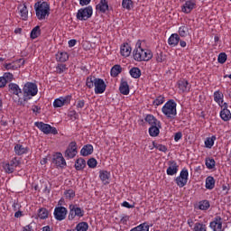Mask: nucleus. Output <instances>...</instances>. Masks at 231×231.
<instances>
[{
    "mask_svg": "<svg viewBox=\"0 0 231 231\" xmlns=\"http://www.w3.org/2000/svg\"><path fill=\"white\" fill-rule=\"evenodd\" d=\"M133 57L135 62H149L152 59V51L147 47L145 40H138L133 51Z\"/></svg>",
    "mask_w": 231,
    "mask_h": 231,
    "instance_id": "obj_1",
    "label": "nucleus"
},
{
    "mask_svg": "<svg viewBox=\"0 0 231 231\" xmlns=\"http://www.w3.org/2000/svg\"><path fill=\"white\" fill-rule=\"evenodd\" d=\"M39 93V87L36 83L32 81H27L22 86V97H19V100H16L18 106H26V102L32 100L33 97H37Z\"/></svg>",
    "mask_w": 231,
    "mask_h": 231,
    "instance_id": "obj_2",
    "label": "nucleus"
},
{
    "mask_svg": "<svg viewBox=\"0 0 231 231\" xmlns=\"http://www.w3.org/2000/svg\"><path fill=\"white\" fill-rule=\"evenodd\" d=\"M34 12L38 21H46L50 17V3L44 0H39L34 4Z\"/></svg>",
    "mask_w": 231,
    "mask_h": 231,
    "instance_id": "obj_3",
    "label": "nucleus"
},
{
    "mask_svg": "<svg viewBox=\"0 0 231 231\" xmlns=\"http://www.w3.org/2000/svg\"><path fill=\"white\" fill-rule=\"evenodd\" d=\"M176 107H178L176 101H174V99H170L162 107V113L168 118V120H174L178 115Z\"/></svg>",
    "mask_w": 231,
    "mask_h": 231,
    "instance_id": "obj_4",
    "label": "nucleus"
},
{
    "mask_svg": "<svg viewBox=\"0 0 231 231\" xmlns=\"http://www.w3.org/2000/svg\"><path fill=\"white\" fill-rule=\"evenodd\" d=\"M21 165V160L19 158L14 157L13 158L10 162H2V168L4 169L5 172L6 174H12Z\"/></svg>",
    "mask_w": 231,
    "mask_h": 231,
    "instance_id": "obj_5",
    "label": "nucleus"
},
{
    "mask_svg": "<svg viewBox=\"0 0 231 231\" xmlns=\"http://www.w3.org/2000/svg\"><path fill=\"white\" fill-rule=\"evenodd\" d=\"M93 16V6L88 5L87 7L80 8L78 10L76 17L78 21H88Z\"/></svg>",
    "mask_w": 231,
    "mask_h": 231,
    "instance_id": "obj_6",
    "label": "nucleus"
},
{
    "mask_svg": "<svg viewBox=\"0 0 231 231\" xmlns=\"http://www.w3.org/2000/svg\"><path fill=\"white\" fill-rule=\"evenodd\" d=\"M34 125L38 127L43 134H59L57 128L51 126V125L43 122H35Z\"/></svg>",
    "mask_w": 231,
    "mask_h": 231,
    "instance_id": "obj_7",
    "label": "nucleus"
},
{
    "mask_svg": "<svg viewBox=\"0 0 231 231\" xmlns=\"http://www.w3.org/2000/svg\"><path fill=\"white\" fill-rule=\"evenodd\" d=\"M174 181L177 187L183 189V187H185L189 181V170H187V168H183L180 171V175L174 179Z\"/></svg>",
    "mask_w": 231,
    "mask_h": 231,
    "instance_id": "obj_8",
    "label": "nucleus"
},
{
    "mask_svg": "<svg viewBox=\"0 0 231 231\" xmlns=\"http://www.w3.org/2000/svg\"><path fill=\"white\" fill-rule=\"evenodd\" d=\"M69 220L73 221L75 217H84V209L77 204H70L69 206Z\"/></svg>",
    "mask_w": 231,
    "mask_h": 231,
    "instance_id": "obj_9",
    "label": "nucleus"
},
{
    "mask_svg": "<svg viewBox=\"0 0 231 231\" xmlns=\"http://www.w3.org/2000/svg\"><path fill=\"white\" fill-rule=\"evenodd\" d=\"M77 149V142H70L64 152V157L66 158V160H73V158H75V156H77V154L79 153Z\"/></svg>",
    "mask_w": 231,
    "mask_h": 231,
    "instance_id": "obj_10",
    "label": "nucleus"
},
{
    "mask_svg": "<svg viewBox=\"0 0 231 231\" xmlns=\"http://www.w3.org/2000/svg\"><path fill=\"white\" fill-rule=\"evenodd\" d=\"M71 98H73L71 95L60 97L54 99L52 106L55 109L64 107V106H69V104H71Z\"/></svg>",
    "mask_w": 231,
    "mask_h": 231,
    "instance_id": "obj_11",
    "label": "nucleus"
},
{
    "mask_svg": "<svg viewBox=\"0 0 231 231\" xmlns=\"http://www.w3.org/2000/svg\"><path fill=\"white\" fill-rule=\"evenodd\" d=\"M182 3L181 12L183 14H190L196 8V0H180Z\"/></svg>",
    "mask_w": 231,
    "mask_h": 231,
    "instance_id": "obj_12",
    "label": "nucleus"
},
{
    "mask_svg": "<svg viewBox=\"0 0 231 231\" xmlns=\"http://www.w3.org/2000/svg\"><path fill=\"white\" fill-rule=\"evenodd\" d=\"M94 91L96 95H102V93L106 92L107 85H106V81L104 79L97 78L95 79Z\"/></svg>",
    "mask_w": 231,
    "mask_h": 231,
    "instance_id": "obj_13",
    "label": "nucleus"
},
{
    "mask_svg": "<svg viewBox=\"0 0 231 231\" xmlns=\"http://www.w3.org/2000/svg\"><path fill=\"white\" fill-rule=\"evenodd\" d=\"M54 217L57 221H64L68 216V208L65 207H56L53 212Z\"/></svg>",
    "mask_w": 231,
    "mask_h": 231,
    "instance_id": "obj_14",
    "label": "nucleus"
},
{
    "mask_svg": "<svg viewBox=\"0 0 231 231\" xmlns=\"http://www.w3.org/2000/svg\"><path fill=\"white\" fill-rule=\"evenodd\" d=\"M8 91L11 95L17 97V100H19V98H23V88H21L17 83H9Z\"/></svg>",
    "mask_w": 231,
    "mask_h": 231,
    "instance_id": "obj_15",
    "label": "nucleus"
},
{
    "mask_svg": "<svg viewBox=\"0 0 231 231\" xmlns=\"http://www.w3.org/2000/svg\"><path fill=\"white\" fill-rule=\"evenodd\" d=\"M177 86L180 93H190L192 88V85L185 79H179Z\"/></svg>",
    "mask_w": 231,
    "mask_h": 231,
    "instance_id": "obj_16",
    "label": "nucleus"
},
{
    "mask_svg": "<svg viewBox=\"0 0 231 231\" xmlns=\"http://www.w3.org/2000/svg\"><path fill=\"white\" fill-rule=\"evenodd\" d=\"M180 170V166L176 161H169L168 162V168L166 170V173L168 176H175L178 174V171Z\"/></svg>",
    "mask_w": 231,
    "mask_h": 231,
    "instance_id": "obj_17",
    "label": "nucleus"
},
{
    "mask_svg": "<svg viewBox=\"0 0 231 231\" xmlns=\"http://www.w3.org/2000/svg\"><path fill=\"white\" fill-rule=\"evenodd\" d=\"M18 14L22 19V21H26L28 19V5L25 2H23V4L18 5L17 6Z\"/></svg>",
    "mask_w": 231,
    "mask_h": 231,
    "instance_id": "obj_18",
    "label": "nucleus"
},
{
    "mask_svg": "<svg viewBox=\"0 0 231 231\" xmlns=\"http://www.w3.org/2000/svg\"><path fill=\"white\" fill-rule=\"evenodd\" d=\"M221 107V111H220V118L224 121V122H228L231 120V112L228 110V104L227 103H224Z\"/></svg>",
    "mask_w": 231,
    "mask_h": 231,
    "instance_id": "obj_19",
    "label": "nucleus"
},
{
    "mask_svg": "<svg viewBox=\"0 0 231 231\" xmlns=\"http://www.w3.org/2000/svg\"><path fill=\"white\" fill-rule=\"evenodd\" d=\"M99 180L102 181L104 185H109V183H111V171L100 170Z\"/></svg>",
    "mask_w": 231,
    "mask_h": 231,
    "instance_id": "obj_20",
    "label": "nucleus"
},
{
    "mask_svg": "<svg viewBox=\"0 0 231 231\" xmlns=\"http://www.w3.org/2000/svg\"><path fill=\"white\" fill-rule=\"evenodd\" d=\"M210 228L213 229V231H223L221 228H223V221L220 217H216L212 222L209 224Z\"/></svg>",
    "mask_w": 231,
    "mask_h": 231,
    "instance_id": "obj_21",
    "label": "nucleus"
},
{
    "mask_svg": "<svg viewBox=\"0 0 231 231\" xmlns=\"http://www.w3.org/2000/svg\"><path fill=\"white\" fill-rule=\"evenodd\" d=\"M53 163H55L57 167H60V169H64L67 165L66 159H64V156H62L60 152L56 153V156L53 158Z\"/></svg>",
    "mask_w": 231,
    "mask_h": 231,
    "instance_id": "obj_22",
    "label": "nucleus"
},
{
    "mask_svg": "<svg viewBox=\"0 0 231 231\" xmlns=\"http://www.w3.org/2000/svg\"><path fill=\"white\" fill-rule=\"evenodd\" d=\"M14 152L16 156H23L30 152V148L28 146H24L21 143H18L14 145Z\"/></svg>",
    "mask_w": 231,
    "mask_h": 231,
    "instance_id": "obj_23",
    "label": "nucleus"
},
{
    "mask_svg": "<svg viewBox=\"0 0 231 231\" xmlns=\"http://www.w3.org/2000/svg\"><path fill=\"white\" fill-rule=\"evenodd\" d=\"M213 98L219 107L223 106V104H225V95L221 90H216L213 94Z\"/></svg>",
    "mask_w": 231,
    "mask_h": 231,
    "instance_id": "obj_24",
    "label": "nucleus"
},
{
    "mask_svg": "<svg viewBox=\"0 0 231 231\" xmlns=\"http://www.w3.org/2000/svg\"><path fill=\"white\" fill-rule=\"evenodd\" d=\"M144 122H146V124L150 125L151 127H152L154 125H158V127H160V124H162V122L160 120H158V118H156V116H154L152 114L146 115V116L144 117Z\"/></svg>",
    "mask_w": 231,
    "mask_h": 231,
    "instance_id": "obj_25",
    "label": "nucleus"
},
{
    "mask_svg": "<svg viewBox=\"0 0 231 231\" xmlns=\"http://www.w3.org/2000/svg\"><path fill=\"white\" fill-rule=\"evenodd\" d=\"M132 51H133V48L131 47V44L127 42L123 43L120 46V53L122 57H125V58L129 57Z\"/></svg>",
    "mask_w": 231,
    "mask_h": 231,
    "instance_id": "obj_26",
    "label": "nucleus"
},
{
    "mask_svg": "<svg viewBox=\"0 0 231 231\" xmlns=\"http://www.w3.org/2000/svg\"><path fill=\"white\" fill-rule=\"evenodd\" d=\"M119 91L121 95H129L130 89H129V83L127 80L122 79L120 85H119Z\"/></svg>",
    "mask_w": 231,
    "mask_h": 231,
    "instance_id": "obj_27",
    "label": "nucleus"
},
{
    "mask_svg": "<svg viewBox=\"0 0 231 231\" xmlns=\"http://www.w3.org/2000/svg\"><path fill=\"white\" fill-rule=\"evenodd\" d=\"M168 44L171 48H176L178 44H180V34L178 33H172L168 39Z\"/></svg>",
    "mask_w": 231,
    "mask_h": 231,
    "instance_id": "obj_28",
    "label": "nucleus"
},
{
    "mask_svg": "<svg viewBox=\"0 0 231 231\" xmlns=\"http://www.w3.org/2000/svg\"><path fill=\"white\" fill-rule=\"evenodd\" d=\"M57 62H68L69 60V54L66 51H58L56 53Z\"/></svg>",
    "mask_w": 231,
    "mask_h": 231,
    "instance_id": "obj_29",
    "label": "nucleus"
},
{
    "mask_svg": "<svg viewBox=\"0 0 231 231\" xmlns=\"http://www.w3.org/2000/svg\"><path fill=\"white\" fill-rule=\"evenodd\" d=\"M97 10L101 12V14H106L109 10V4L107 0H100L99 4L96 6Z\"/></svg>",
    "mask_w": 231,
    "mask_h": 231,
    "instance_id": "obj_30",
    "label": "nucleus"
},
{
    "mask_svg": "<svg viewBox=\"0 0 231 231\" xmlns=\"http://www.w3.org/2000/svg\"><path fill=\"white\" fill-rule=\"evenodd\" d=\"M93 144H86L80 150L81 156H89L93 154Z\"/></svg>",
    "mask_w": 231,
    "mask_h": 231,
    "instance_id": "obj_31",
    "label": "nucleus"
},
{
    "mask_svg": "<svg viewBox=\"0 0 231 231\" xmlns=\"http://www.w3.org/2000/svg\"><path fill=\"white\" fill-rule=\"evenodd\" d=\"M205 187L208 190H212L216 187V179L212 176H208L206 178Z\"/></svg>",
    "mask_w": 231,
    "mask_h": 231,
    "instance_id": "obj_32",
    "label": "nucleus"
},
{
    "mask_svg": "<svg viewBox=\"0 0 231 231\" xmlns=\"http://www.w3.org/2000/svg\"><path fill=\"white\" fill-rule=\"evenodd\" d=\"M21 68L18 66L15 61L9 62V63H4V71H16V69H19Z\"/></svg>",
    "mask_w": 231,
    "mask_h": 231,
    "instance_id": "obj_33",
    "label": "nucleus"
},
{
    "mask_svg": "<svg viewBox=\"0 0 231 231\" xmlns=\"http://www.w3.org/2000/svg\"><path fill=\"white\" fill-rule=\"evenodd\" d=\"M160 129H162V124H160V126H158V125L150 126L148 133H149L150 136L156 138V136H158V134H160Z\"/></svg>",
    "mask_w": 231,
    "mask_h": 231,
    "instance_id": "obj_34",
    "label": "nucleus"
},
{
    "mask_svg": "<svg viewBox=\"0 0 231 231\" xmlns=\"http://www.w3.org/2000/svg\"><path fill=\"white\" fill-rule=\"evenodd\" d=\"M129 75L132 77V79H140V77H142V70L138 67H133L129 70Z\"/></svg>",
    "mask_w": 231,
    "mask_h": 231,
    "instance_id": "obj_35",
    "label": "nucleus"
},
{
    "mask_svg": "<svg viewBox=\"0 0 231 231\" xmlns=\"http://www.w3.org/2000/svg\"><path fill=\"white\" fill-rule=\"evenodd\" d=\"M76 171H84L86 169V160L79 158L75 162L74 165Z\"/></svg>",
    "mask_w": 231,
    "mask_h": 231,
    "instance_id": "obj_36",
    "label": "nucleus"
},
{
    "mask_svg": "<svg viewBox=\"0 0 231 231\" xmlns=\"http://www.w3.org/2000/svg\"><path fill=\"white\" fill-rule=\"evenodd\" d=\"M197 208H199V210H208V208H210V202L207 199L200 200L197 204Z\"/></svg>",
    "mask_w": 231,
    "mask_h": 231,
    "instance_id": "obj_37",
    "label": "nucleus"
},
{
    "mask_svg": "<svg viewBox=\"0 0 231 231\" xmlns=\"http://www.w3.org/2000/svg\"><path fill=\"white\" fill-rule=\"evenodd\" d=\"M120 73H122V66L118 64L114 65L110 70L111 77H114V78L118 77Z\"/></svg>",
    "mask_w": 231,
    "mask_h": 231,
    "instance_id": "obj_38",
    "label": "nucleus"
},
{
    "mask_svg": "<svg viewBox=\"0 0 231 231\" xmlns=\"http://www.w3.org/2000/svg\"><path fill=\"white\" fill-rule=\"evenodd\" d=\"M178 35H179V37H187L188 35H189V26L183 24L180 27H179Z\"/></svg>",
    "mask_w": 231,
    "mask_h": 231,
    "instance_id": "obj_39",
    "label": "nucleus"
},
{
    "mask_svg": "<svg viewBox=\"0 0 231 231\" xmlns=\"http://www.w3.org/2000/svg\"><path fill=\"white\" fill-rule=\"evenodd\" d=\"M216 142V135H212L211 137H208L204 143H205V147L207 149H212V147H214V143Z\"/></svg>",
    "mask_w": 231,
    "mask_h": 231,
    "instance_id": "obj_40",
    "label": "nucleus"
},
{
    "mask_svg": "<svg viewBox=\"0 0 231 231\" xmlns=\"http://www.w3.org/2000/svg\"><path fill=\"white\" fill-rule=\"evenodd\" d=\"M49 215H50V212L48 211V209H46V208H41L38 210V217L40 219H48Z\"/></svg>",
    "mask_w": 231,
    "mask_h": 231,
    "instance_id": "obj_41",
    "label": "nucleus"
},
{
    "mask_svg": "<svg viewBox=\"0 0 231 231\" xmlns=\"http://www.w3.org/2000/svg\"><path fill=\"white\" fill-rule=\"evenodd\" d=\"M134 6L133 0H122V7L128 12Z\"/></svg>",
    "mask_w": 231,
    "mask_h": 231,
    "instance_id": "obj_42",
    "label": "nucleus"
},
{
    "mask_svg": "<svg viewBox=\"0 0 231 231\" xmlns=\"http://www.w3.org/2000/svg\"><path fill=\"white\" fill-rule=\"evenodd\" d=\"M40 35H41V26L37 25L31 31L30 37L31 39H37V37H40Z\"/></svg>",
    "mask_w": 231,
    "mask_h": 231,
    "instance_id": "obj_43",
    "label": "nucleus"
},
{
    "mask_svg": "<svg viewBox=\"0 0 231 231\" xmlns=\"http://www.w3.org/2000/svg\"><path fill=\"white\" fill-rule=\"evenodd\" d=\"M88 228H89V225L88 224V222H79L76 226V230L77 231H88Z\"/></svg>",
    "mask_w": 231,
    "mask_h": 231,
    "instance_id": "obj_44",
    "label": "nucleus"
},
{
    "mask_svg": "<svg viewBox=\"0 0 231 231\" xmlns=\"http://www.w3.org/2000/svg\"><path fill=\"white\" fill-rule=\"evenodd\" d=\"M165 102V97L160 95L158 96L152 102L154 107H158V106H162V104H164Z\"/></svg>",
    "mask_w": 231,
    "mask_h": 231,
    "instance_id": "obj_45",
    "label": "nucleus"
},
{
    "mask_svg": "<svg viewBox=\"0 0 231 231\" xmlns=\"http://www.w3.org/2000/svg\"><path fill=\"white\" fill-rule=\"evenodd\" d=\"M63 195L65 196L66 199H69V201H71V199H73V198H75V190L69 189H66L63 193Z\"/></svg>",
    "mask_w": 231,
    "mask_h": 231,
    "instance_id": "obj_46",
    "label": "nucleus"
},
{
    "mask_svg": "<svg viewBox=\"0 0 231 231\" xmlns=\"http://www.w3.org/2000/svg\"><path fill=\"white\" fill-rule=\"evenodd\" d=\"M95 79H97V78L91 77V76L87 78L86 86L87 88H88V89H92V88H95Z\"/></svg>",
    "mask_w": 231,
    "mask_h": 231,
    "instance_id": "obj_47",
    "label": "nucleus"
},
{
    "mask_svg": "<svg viewBox=\"0 0 231 231\" xmlns=\"http://www.w3.org/2000/svg\"><path fill=\"white\" fill-rule=\"evenodd\" d=\"M64 71H68V67L66 66V64H58L56 67V73H58L59 75H62Z\"/></svg>",
    "mask_w": 231,
    "mask_h": 231,
    "instance_id": "obj_48",
    "label": "nucleus"
},
{
    "mask_svg": "<svg viewBox=\"0 0 231 231\" xmlns=\"http://www.w3.org/2000/svg\"><path fill=\"white\" fill-rule=\"evenodd\" d=\"M207 169L212 170L216 167V161L212 158L206 159Z\"/></svg>",
    "mask_w": 231,
    "mask_h": 231,
    "instance_id": "obj_49",
    "label": "nucleus"
},
{
    "mask_svg": "<svg viewBox=\"0 0 231 231\" xmlns=\"http://www.w3.org/2000/svg\"><path fill=\"white\" fill-rule=\"evenodd\" d=\"M87 164L88 165L89 169H96L97 165H98V162L95 158H90L88 160Z\"/></svg>",
    "mask_w": 231,
    "mask_h": 231,
    "instance_id": "obj_50",
    "label": "nucleus"
},
{
    "mask_svg": "<svg viewBox=\"0 0 231 231\" xmlns=\"http://www.w3.org/2000/svg\"><path fill=\"white\" fill-rule=\"evenodd\" d=\"M85 106H86V100H84V99H78L76 101L77 111H80V110L84 109Z\"/></svg>",
    "mask_w": 231,
    "mask_h": 231,
    "instance_id": "obj_51",
    "label": "nucleus"
},
{
    "mask_svg": "<svg viewBox=\"0 0 231 231\" xmlns=\"http://www.w3.org/2000/svg\"><path fill=\"white\" fill-rule=\"evenodd\" d=\"M226 59H228V56L225 52H221L218 54L217 60L219 64H225L226 62Z\"/></svg>",
    "mask_w": 231,
    "mask_h": 231,
    "instance_id": "obj_52",
    "label": "nucleus"
},
{
    "mask_svg": "<svg viewBox=\"0 0 231 231\" xmlns=\"http://www.w3.org/2000/svg\"><path fill=\"white\" fill-rule=\"evenodd\" d=\"M194 231H207V226L201 223H196L194 226Z\"/></svg>",
    "mask_w": 231,
    "mask_h": 231,
    "instance_id": "obj_53",
    "label": "nucleus"
},
{
    "mask_svg": "<svg viewBox=\"0 0 231 231\" xmlns=\"http://www.w3.org/2000/svg\"><path fill=\"white\" fill-rule=\"evenodd\" d=\"M3 77L5 78V80L7 84L8 82H12L14 80V75L12 74V72H5L3 74Z\"/></svg>",
    "mask_w": 231,
    "mask_h": 231,
    "instance_id": "obj_54",
    "label": "nucleus"
},
{
    "mask_svg": "<svg viewBox=\"0 0 231 231\" xmlns=\"http://www.w3.org/2000/svg\"><path fill=\"white\" fill-rule=\"evenodd\" d=\"M153 147H155V149H158V151H160L161 152H167V146L163 144H158L153 143Z\"/></svg>",
    "mask_w": 231,
    "mask_h": 231,
    "instance_id": "obj_55",
    "label": "nucleus"
},
{
    "mask_svg": "<svg viewBox=\"0 0 231 231\" xmlns=\"http://www.w3.org/2000/svg\"><path fill=\"white\" fill-rule=\"evenodd\" d=\"M32 111L37 116V115H41V106L37 105L32 106Z\"/></svg>",
    "mask_w": 231,
    "mask_h": 231,
    "instance_id": "obj_56",
    "label": "nucleus"
},
{
    "mask_svg": "<svg viewBox=\"0 0 231 231\" xmlns=\"http://www.w3.org/2000/svg\"><path fill=\"white\" fill-rule=\"evenodd\" d=\"M69 118H71V120H77L79 114H77V111H75V110H70L69 112Z\"/></svg>",
    "mask_w": 231,
    "mask_h": 231,
    "instance_id": "obj_57",
    "label": "nucleus"
},
{
    "mask_svg": "<svg viewBox=\"0 0 231 231\" xmlns=\"http://www.w3.org/2000/svg\"><path fill=\"white\" fill-rule=\"evenodd\" d=\"M156 62H165V56L163 55V53L156 55Z\"/></svg>",
    "mask_w": 231,
    "mask_h": 231,
    "instance_id": "obj_58",
    "label": "nucleus"
},
{
    "mask_svg": "<svg viewBox=\"0 0 231 231\" xmlns=\"http://www.w3.org/2000/svg\"><path fill=\"white\" fill-rule=\"evenodd\" d=\"M127 221H129V216L124 215L121 217L120 223L123 225H127Z\"/></svg>",
    "mask_w": 231,
    "mask_h": 231,
    "instance_id": "obj_59",
    "label": "nucleus"
},
{
    "mask_svg": "<svg viewBox=\"0 0 231 231\" xmlns=\"http://www.w3.org/2000/svg\"><path fill=\"white\" fill-rule=\"evenodd\" d=\"M180 138H183V134H181V132L176 133L174 135L175 142H180Z\"/></svg>",
    "mask_w": 231,
    "mask_h": 231,
    "instance_id": "obj_60",
    "label": "nucleus"
},
{
    "mask_svg": "<svg viewBox=\"0 0 231 231\" xmlns=\"http://www.w3.org/2000/svg\"><path fill=\"white\" fill-rule=\"evenodd\" d=\"M6 81L5 80V78L4 76L0 77V88H6Z\"/></svg>",
    "mask_w": 231,
    "mask_h": 231,
    "instance_id": "obj_61",
    "label": "nucleus"
},
{
    "mask_svg": "<svg viewBox=\"0 0 231 231\" xmlns=\"http://www.w3.org/2000/svg\"><path fill=\"white\" fill-rule=\"evenodd\" d=\"M80 6H88L89 3H91V0H79Z\"/></svg>",
    "mask_w": 231,
    "mask_h": 231,
    "instance_id": "obj_62",
    "label": "nucleus"
},
{
    "mask_svg": "<svg viewBox=\"0 0 231 231\" xmlns=\"http://www.w3.org/2000/svg\"><path fill=\"white\" fill-rule=\"evenodd\" d=\"M122 207H125V208H134V205H131L127 201H124L122 203Z\"/></svg>",
    "mask_w": 231,
    "mask_h": 231,
    "instance_id": "obj_63",
    "label": "nucleus"
},
{
    "mask_svg": "<svg viewBox=\"0 0 231 231\" xmlns=\"http://www.w3.org/2000/svg\"><path fill=\"white\" fill-rule=\"evenodd\" d=\"M68 44H69V48H73V46L77 45V40L75 39L69 40Z\"/></svg>",
    "mask_w": 231,
    "mask_h": 231,
    "instance_id": "obj_64",
    "label": "nucleus"
}]
</instances>
